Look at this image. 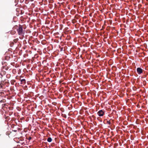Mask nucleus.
I'll return each instance as SVG.
<instances>
[{
  "label": "nucleus",
  "instance_id": "20e7f679",
  "mask_svg": "<svg viewBox=\"0 0 148 148\" xmlns=\"http://www.w3.org/2000/svg\"><path fill=\"white\" fill-rule=\"evenodd\" d=\"M21 84H22L23 83H25V80L24 79H22L21 80Z\"/></svg>",
  "mask_w": 148,
  "mask_h": 148
},
{
  "label": "nucleus",
  "instance_id": "f03ea898",
  "mask_svg": "<svg viewBox=\"0 0 148 148\" xmlns=\"http://www.w3.org/2000/svg\"><path fill=\"white\" fill-rule=\"evenodd\" d=\"M104 112L103 110H99L97 113L98 115L100 116H103L104 114Z\"/></svg>",
  "mask_w": 148,
  "mask_h": 148
},
{
  "label": "nucleus",
  "instance_id": "39448f33",
  "mask_svg": "<svg viewBox=\"0 0 148 148\" xmlns=\"http://www.w3.org/2000/svg\"><path fill=\"white\" fill-rule=\"evenodd\" d=\"M47 141L49 142H50L52 141V139L51 137H49L47 139Z\"/></svg>",
  "mask_w": 148,
  "mask_h": 148
},
{
  "label": "nucleus",
  "instance_id": "7ed1b4c3",
  "mask_svg": "<svg viewBox=\"0 0 148 148\" xmlns=\"http://www.w3.org/2000/svg\"><path fill=\"white\" fill-rule=\"evenodd\" d=\"M137 72L138 74H140L143 72V70L140 68H138L137 69Z\"/></svg>",
  "mask_w": 148,
  "mask_h": 148
},
{
  "label": "nucleus",
  "instance_id": "423d86ee",
  "mask_svg": "<svg viewBox=\"0 0 148 148\" xmlns=\"http://www.w3.org/2000/svg\"><path fill=\"white\" fill-rule=\"evenodd\" d=\"M15 81L14 80H12L11 81V84L13 85L14 84V83L15 82Z\"/></svg>",
  "mask_w": 148,
  "mask_h": 148
},
{
  "label": "nucleus",
  "instance_id": "f257e3e1",
  "mask_svg": "<svg viewBox=\"0 0 148 148\" xmlns=\"http://www.w3.org/2000/svg\"><path fill=\"white\" fill-rule=\"evenodd\" d=\"M17 30L18 34L20 35H22L24 33L23 31V27L22 26L20 25H19Z\"/></svg>",
  "mask_w": 148,
  "mask_h": 148
},
{
  "label": "nucleus",
  "instance_id": "0eeeda50",
  "mask_svg": "<svg viewBox=\"0 0 148 148\" xmlns=\"http://www.w3.org/2000/svg\"><path fill=\"white\" fill-rule=\"evenodd\" d=\"M15 31H12L11 32V33L12 34H14L15 33Z\"/></svg>",
  "mask_w": 148,
  "mask_h": 148
},
{
  "label": "nucleus",
  "instance_id": "6e6552de",
  "mask_svg": "<svg viewBox=\"0 0 148 148\" xmlns=\"http://www.w3.org/2000/svg\"><path fill=\"white\" fill-rule=\"evenodd\" d=\"M31 139H32V138H31V137H30H30H29V138H28V139H29V140H30Z\"/></svg>",
  "mask_w": 148,
  "mask_h": 148
}]
</instances>
